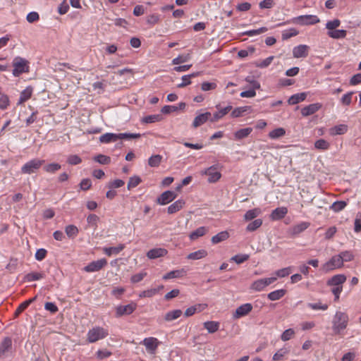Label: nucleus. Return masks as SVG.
Segmentation results:
<instances>
[{
	"instance_id": "obj_28",
	"label": "nucleus",
	"mask_w": 361,
	"mask_h": 361,
	"mask_svg": "<svg viewBox=\"0 0 361 361\" xmlns=\"http://www.w3.org/2000/svg\"><path fill=\"white\" fill-rule=\"evenodd\" d=\"M306 97L307 94L305 92L295 94L288 99V102L290 105H294L304 101Z\"/></svg>"
},
{
	"instance_id": "obj_59",
	"label": "nucleus",
	"mask_w": 361,
	"mask_h": 361,
	"mask_svg": "<svg viewBox=\"0 0 361 361\" xmlns=\"http://www.w3.org/2000/svg\"><path fill=\"white\" fill-rule=\"evenodd\" d=\"M341 25V21L338 19H335L334 20L328 21L326 24V28L329 31H333L336 30Z\"/></svg>"
},
{
	"instance_id": "obj_49",
	"label": "nucleus",
	"mask_w": 361,
	"mask_h": 361,
	"mask_svg": "<svg viewBox=\"0 0 361 361\" xmlns=\"http://www.w3.org/2000/svg\"><path fill=\"white\" fill-rule=\"evenodd\" d=\"M289 352V349L287 348H282L279 349L274 355H273V360L274 361H279L282 360L284 355L288 354Z\"/></svg>"
},
{
	"instance_id": "obj_37",
	"label": "nucleus",
	"mask_w": 361,
	"mask_h": 361,
	"mask_svg": "<svg viewBox=\"0 0 361 361\" xmlns=\"http://www.w3.org/2000/svg\"><path fill=\"white\" fill-rule=\"evenodd\" d=\"M229 237V234L227 231H221L214 235L212 238V243L214 244H216L221 243L224 240H226Z\"/></svg>"
},
{
	"instance_id": "obj_9",
	"label": "nucleus",
	"mask_w": 361,
	"mask_h": 361,
	"mask_svg": "<svg viewBox=\"0 0 361 361\" xmlns=\"http://www.w3.org/2000/svg\"><path fill=\"white\" fill-rule=\"evenodd\" d=\"M201 173L208 176V180H219L221 177L219 166L216 165L209 167L206 170L201 171Z\"/></svg>"
},
{
	"instance_id": "obj_40",
	"label": "nucleus",
	"mask_w": 361,
	"mask_h": 361,
	"mask_svg": "<svg viewBox=\"0 0 361 361\" xmlns=\"http://www.w3.org/2000/svg\"><path fill=\"white\" fill-rule=\"evenodd\" d=\"M347 32L345 30H334L329 31L328 35L333 39H343L346 37Z\"/></svg>"
},
{
	"instance_id": "obj_36",
	"label": "nucleus",
	"mask_w": 361,
	"mask_h": 361,
	"mask_svg": "<svg viewBox=\"0 0 361 361\" xmlns=\"http://www.w3.org/2000/svg\"><path fill=\"white\" fill-rule=\"evenodd\" d=\"M293 271V267H285L279 270H276L273 274L272 277L284 278L291 274Z\"/></svg>"
},
{
	"instance_id": "obj_24",
	"label": "nucleus",
	"mask_w": 361,
	"mask_h": 361,
	"mask_svg": "<svg viewBox=\"0 0 361 361\" xmlns=\"http://www.w3.org/2000/svg\"><path fill=\"white\" fill-rule=\"evenodd\" d=\"M32 92L33 88L31 86L27 87L21 92L18 104H20L28 100L31 97Z\"/></svg>"
},
{
	"instance_id": "obj_10",
	"label": "nucleus",
	"mask_w": 361,
	"mask_h": 361,
	"mask_svg": "<svg viewBox=\"0 0 361 361\" xmlns=\"http://www.w3.org/2000/svg\"><path fill=\"white\" fill-rule=\"evenodd\" d=\"M107 264L106 259L102 258L97 261H93L84 267V271L86 272H95L101 270L104 266Z\"/></svg>"
},
{
	"instance_id": "obj_15",
	"label": "nucleus",
	"mask_w": 361,
	"mask_h": 361,
	"mask_svg": "<svg viewBox=\"0 0 361 361\" xmlns=\"http://www.w3.org/2000/svg\"><path fill=\"white\" fill-rule=\"evenodd\" d=\"M296 21L302 25H314L319 22V18L314 15H305L298 16Z\"/></svg>"
},
{
	"instance_id": "obj_48",
	"label": "nucleus",
	"mask_w": 361,
	"mask_h": 361,
	"mask_svg": "<svg viewBox=\"0 0 361 361\" xmlns=\"http://www.w3.org/2000/svg\"><path fill=\"white\" fill-rule=\"evenodd\" d=\"M250 256L247 254H239L233 256L231 258V261L235 262L236 264H240L247 261Z\"/></svg>"
},
{
	"instance_id": "obj_57",
	"label": "nucleus",
	"mask_w": 361,
	"mask_h": 361,
	"mask_svg": "<svg viewBox=\"0 0 361 361\" xmlns=\"http://www.w3.org/2000/svg\"><path fill=\"white\" fill-rule=\"evenodd\" d=\"M274 58V57L273 56H269L267 59L256 63V66L261 68H267L271 64Z\"/></svg>"
},
{
	"instance_id": "obj_29",
	"label": "nucleus",
	"mask_w": 361,
	"mask_h": 361,
	"mask_svg": "<svg viewBox=\"0 0 361 361\" xmlns=\"http://www.w3.org/2000/svg\"><path fill=\"white\" fill-rule=\"evenodd\" d=\"M163 288V286H160L157 288H150L145 290H143L140 293V298H151L157 294L161 289Z\"/></svg>"
},
{
	"instance_id": "obj_16",
	"label": "nucleus",
	"mask_w": 361,
	"mask_h": 361,
	"mask_svg": "<svg viewBox=\"0 0 361 361\" xmlns=\"http://www.w3.org/2000/svg\"><path fill=\"white\" fill-rule=\"evenodd\" d=\"M346 281V276L344 274H339L333 276L331 278L329 279L326 282L328 286H343V284Z\"/></svg>"
},
{
	"instance_id": "obj_11",
	"label": "nucleus",
	"mask_w": 361,
	"mask_h": 361,
	"mask_svg": "<svg viewBox=\"0 0 361 361\" xmlns=\"http://www.w3.org/2000/svg\"><path fill=\"white\" fill-rule=\"evenodd\" d=\"M176 197L177 194L176 192L166 190L161 194V195L157 198V202L160 205H166L174 200Z\"/></svg>"
},
{
	"instance_id": "obj_54",
	"label": "nucleus",
	"mask_w": 361,
	"mask_h": 361,
	"mask_svg": "<svg viewBox=\"0 0 361 361\" xmlns=\"http://www.w3.org/2000/svg\"><path fill=\"white\" fill-rule=\"evenodd\" d=\"M267 30H268V29L266 27H262L257 30H251L245 31V32H243V35L251 37V36H254V35H260L262 33L267 32Z\"/></svg>"
},
{
	"instance_id": "obj_13",
	"label": "nucleus",
	"mask_w": 361,
	"mask_h": 361,
	"mask_svg": "<svg viewBox=\"0 0 361 361\" xmlns=\"http://www.w3.org/2000/svg\"><path fill=\"white\" fill-rule=\"evenodd\" d=\"M252 310L251 303H245L239 306L233 314L234 319H240L247 315Z\"/></svg>"
},
{
	"instance_id": "obj_14",
	"label": "nucleus",
	"mask_w": 361,
	"mask_h": 361,
	"mask_svg": "<svg viewBox=\"0 0 361 361\" xmlns=\"http://www.w3.org/2000/svg\"><path fill=\"white\" fill-rule=\"evenodd\" d=\"M216 108L218 109V111L214 113L212 116H211L210 121L212 123L216 122L232 110L231 105H228L224 108H221L220 105H216Z\"/></svg>"
},
{
	"instance_id": "obj_1",
	"label": "nucleus",
	"mask_w": 361,
	"mask_h": 361,
	"mask_svg": "<svg viewBox=\"0 0 361 361\" xmlns=\"http://www.w3.org/2000/svg\"><path fill=\"white\" fill-rule=\"evenodd\" d=\"M348 315L343 312L336 311L332 321V329L338 334L346 329L348 324Z\"/></svg>"
},
{
	"instance_id": "obj_27",
	"label": "nucleus",
	"mask_w": 361,
	"mask_h": 361,
	"mask_svg": "<svg viewBox=\"0 0 361 361\" xmlns=\"http://www.w3.org/2000/svg\"><path fill=\"white\" fill-rule=\"evenodd\" d=\"M125 248L124 244H119L116 247H104L103 251L104 252L108 255L111 256L112 255H117L119 252H121L123 249Z\"/></svg>"
},
{
	"instance_id": "obj_2",
	"label": "nucleus",
	"mask_w": 361,
	"mask_h": 361,
	"mask_svg": "<svg viewBox=\"0 0 361 361\" xmlns=\"http://www.w3.org/2000/svg\"><path fill=\"white\" fill-rule=\"evenodd\" d=\"M12 65L13 67L12 73L15 77H18L21 74L30 71L29 61L20 56L15 57L13 60Z\"/></svg>"
},
{
	"instance_id": "obj_35",
	"label": "nucleus",
	"mask_w": 361,
	"mask_h": 361,
	"mask_svg": "<svg viewBox=\"0 0 361 361\" xmlns=\"http://www.w3.org/2000/svg\"><path fill=\"white\" fill-rule=\"evenodd\" d=\"M252 132V128H245L236 131L234 134V136L236 140H241L247 137Z\"/></svg>"
},
{
	"instance_id": "obj_21",
	"label": "nucleus",
	"mask_w": 361,
	"mask_h": 361,
	"mask_svg": "<svg viewBox=\"0 0 361 361\" xmlns=\"http://www.w3.org/2000/svg\"><path fill=\"white\" fill-rule=\"evenodd\" d=\"M310 225L309 222L302 221L290 228V233L292 235H297L305 231Z\"/></svg>"
},
{
	"instance_id": "obj_62",
	"label": "nucleus",
	"mask_w": 361,
	"mask_h": 361,
	"mask_svg": "<svg viewBox=\"0 0 361 361\" xmlns=\"http://www.w3.org/2000/svg\"><path fill=\"white\" fill-rule=\"evenodd\" d=\"M298 34V32L295 29H290L288 30H285L282 33V39L283 40L288 39L292 37L296 36Z\"/></svg>"
},
{
	"instance_id": "obj_7",
	"label": "nucleus",
	"mask_w": 361,
	"mask_h": 361,
	"mask_svg": "<svg viewBox=\"0 0 361 361\" xmlns=\"http://www.w3.org/2000/svg\"><path fill=\"white\" fill-rule=\"evenodd\" d=\"M141 343L145 345L147 353L155 354L160 342L157 338L148 337L144 338Z\"/></svg>"
},
{
	"instance_id": "obj_12",
	"label": "nucleus",
	"mask_w": 361,
	"mask_h": 361,
	"mask_svg": "<svg viewBox=\"0 0 361 361\" xmlns=\"http://www.w3.org/2000/svg\"><path fill=\"white\" fill-rule=\"evenodd\" d=\"M12 348V340L10 337H5L0 344V359L8 357Z\"/></svg>"
},
{
	"instance_id": "obj_45",
	"label": "nucleus",
	"mask_w": 361,
	"mask_h": 361,
	"mask_svg": "<svg viewBox=\"0 0 361 361\" xmlns=\"http://www.w3.org/2000/svg\"><path fill=\"white\" fill-rule=\"evenodd\" d=\"M347 205L345 201H336L330 207L331 209L335 212L342 211Z\"/></svg>"
},
{
	"instance_id": "obj_33",
	"label": "nucleus",
	"mask_w": 361,
	"mask_h": 361,
	"mask_svg": "<svg viewBox=\"0 0 361 361\" xmlns=\"http://www.w3.org/2000/svg\"><path fill=\"white\" fill-rule=\"evenodd\" d=\"M182 311L180 310H174L172 311H169L166 313L164 316V319L166 322H171L179 318L182 314Z\"/></svg>"
},
{
	"instance_id": "obj_3",
	"label": "nucleus",
	"mask_w": 361,
	"mask_h": 361,
	"mask_svg": "<svg viewBox=\"0 0 361 361\" xmlns=\"http://www.w3.org/2000/svg\"><path fill=\"white\" fill-rule=\"evenodd\" d=\"M108 335L109 331L107 329L101 326H94L87 331V340L89 343H92L105 338Z\"/></svg>"
},
{
	"instance_id": "obj_52",
	"label": "nucleus",
	"mask_w": 361,
	"mask_h": 361,
	"mask_svg": "<svg viewBox=\"0 0 361 361\" xmlns=\"http://www.w3.org/2000/svg\"><path fill=\"white\" fill-rule=\"evenodd\" d=\"M307 307L314 310H326L329 307L327 304H322L321 302L316 303H308Z\"/></svg>"
},
{
	"instance_id": "obj_43",
	"label": "nucleus",
	"mask_w": 361,
	"mask_h": 361,
	"mask_svg": "<svg viewBox=\"0 0 361 361\" xmlns=\"http://www.w3.org/2000/svg\"><path fill=\"white\" fill-rule=\"evenodd\" d=\"M348 127L346 125L342 124L336 126L331 129V135H343L347 132Z\"/></svg>"
},
{
	"instance_id": "obj_17",
	"label": "nucleus",
	"mask_w": 361,
	"mask_h": 361,
	"mask_svg": "<svg viewBox=\"0 0 361 361\" xmlns=\"http://www.w3.org/2000/svg\"><path fill=\"white\" fill-rule=\"evenodd\" d=\"M309 47L305 44H300L293 49V55L294 58H305L307 56Z\"/></svg>"
},
{
	"instance_id": "obj_25",
	"label": "nucleus",
	"mask_w": 361,
	"mask_h": 361,
	"mask_svg": "<svg viewBox=\"0 0 361 361\" xmlns=\"http://www.w3.org/2000/svg\"><path fill=\"white\" fill-rule=\"evenodd\" d=\"M185 205V201L183 200H178L171 204L167 208V212L169 214H174L178 211H180L183 206Z\"/></svg>"
},
{
	"instance_id": "obj_8",
	"label": "nucleus",
	"mask_w": 361,
	"mask_h": 361,
	"mask_svg": "<svg viewBox=\"0 0 361 361\" xmlns=\"http://www.w3.org/2000/svg\"><path fill=\"white\" fill-rule=\"evenodd\" d=\"M137 305L135 302H130L126 305H118L116 307V317H120L123 315L132 314L136 309Z\"/></svg>"
},
{
	"instance_id": "obj_41",
	"label": "nucleus",
	"mask_w": 361,
	"mask_h": 361,
	"mask_svg": "<svg viewBox=\"0 0 361 361\" xmlns=\"http://www.w3.org/2000/svg\"><path fill=\"white\" fill-rule=\"evenodd\" d=\"M141 137V135L140 133H118L116 134V140H130V139H136Z\"/></svg>"
},
{
	"instance_id": "obj_31",
	"label": "nucleus",
	"mask_w": 361,
	"mask_h": 361,
	"mask_svg": "<svg viewBox=\"0 0 361 361\" xmlns=\"http://www.w3.org/2000/svg\"><path fill=\"white\" fill-rule=\"evenodd\" d=\"M207 255V250L202 249V250H199L197 251L190 253L187 256V258L188 259L197 260V259H202V258L205 257Z\"/></svg>"
},
{
	"instance_id": "obj_58",
	"label": "nucleus",
	"mask_w": 361,
	"mask_h": 361,
	"mask_svg": "<svg viewBox=\"0 0 361 361\" xmlns=\"http://www.w3.org/2000/svg\"><path fill=\"white\" fill-rule=\"evenodd\" d=\"M295 334V331L293 329L285 330L281 336V338L283 341H289Z\"/></svg>"
},
{
	"instance_id": "obj_63",
	"label": "nucleus",
	"mask_w": 361,
	"mask_h": 361,
	"mask_svg": "<svg viewBox=\"0 0 361 361\" xmlns=\"http://www.w3.org/2000/svg\"><path fill=\"white\" fill-rule=\"evenodd\" d=\"M9 105L8 97L6 94H1L0 96V109L4 110L7 109Z\"/></svg>"
},
{
	"instance_id": "obj_44",
	"label": "nucleus",
	"mask_w": 361,
	"mask_h": 361,
	"mask_svg": "<svg viewBox=\"0 0 361 361\" xmlns=\"http://www.w3.org/2000/svg\"><path fill=\"white\" fill-rule=\"evenodd\" d=\"M262 224V220L260 219H255L253 221L248 224L246 227L247 231L252 232L257 230Z\"/></svg>"
},
{
	"instance_id": "obj_61",
	"label": "nucleus",
	"mask_w": 361,
	"mask_h": 361,
	"mask_svg": "<svg viewBox=\"0 0 361 361\" xmlns=\"http://www.w3.org/2000/svg\"><path fill=\"white\" fill-rule=\"evenodd\" d=\"M190 54L178 56V57L173 59L172 63L173 65H178L182 63H185L188 61L190 59Z\"/></svg>"
},
{
	"instance_id": "obj_5",
	"label": "nucleus",
	"mask_w": 361,
	"mask_h": 361,
	"mask_svg": "<svg viewBox=\"0 0 361 361\" xmlns=\"http://www.w3.org/2000/svg\"><path fill=\"white\" fill-rule=\"evenodd\" d=\"M44 161L43 159H33L22 166L21 171L23 173H34L44 164Z\"/></svg>"
},
{
	"instance_id": "obj_20",
	"label": "nucleus",
	"mask_w": 361,
	"mask_h": 361,
	"mask_svg": "<svg viewBox=\"0 0 361 361\" xmlns=\"http://www.w3.org/2000/svg\"><path fill=\"white\" fill-rule=\"evenodd\" d=\"M287 213L288 209L286 207H277L272 211L270 217L274 221L280 220L283 219Z\"/></svg>"
},
{
	"instance_id": "obj_56",
	"label": "nucleus",
	"mask_w": 361,
	"mask_h": 361,
	"mask_svg": "<svg viewBox=\"0 0 361 361\" xmlns=\"http://www.w3.org/2000/svg\"><path fill=\"white\" fill-rule=\"evenodd\" d=\"M201 305H196L194 306H191L186 309L185 312V317H190L192 316L196 312H200L201 311Z\"/></svg>"
},
{
	"instance_id": "obj_46",
	"label": "nucleus",
	"mask_w": 361,
	"mask_h": 361,
	"mask_svg": "<svg viewBox=\"0 0 361 361\" xmlns=\"http://www.w3.org/2000/svg\"><path fill=\"white\" fill-rule=\"evenodd\" d=\"M286 133L285 130L283 128H278L273 130H271L269 133V136L271 139H278L282 136H283Z\"/></svg>"
},
{
	"instance_id": "obj_18",
	"label": "nucleus",
	"mask_w": 361,
	"mask_h": 361,
	"mask_svg": "<svg viewBox=\"0 0 361 361\" xmlns=\"http://www.w3.org/2000/svg\"><path fill=\"white\" fill-rule=\"evenodd\" d=\"M168 253L167 250L164 248H153L147 252V257L150 259H154L161 257L165 256Z\"/></svg>"
},
{
	"instance_id": "obj_42",
	"label": "nucleus",
	"mask_w": 361,
	"mask_h": 361,
	"mask_svg": "<svg viewBox=\"0 0 361 361\" xmlns=\"http://www.w3.org/2000/svg\"><path fill=\"white\" fill-rule=\"evenodd\" d=\"M250 109V106H240V107H237L235 109H234L231 114V116L233 117V118H238V117H240L241 116H243V114L247 111L249 109Z\"/></svg>"
},
{
	"instance_id": "obj_6",
	"label": "nucleus",
	"mask_w": 361,
	"mask_h": 361,
	"mask_svg": "<svg viewBox=\"0 0 361 361\" xmlns=\"http://www.w3.org/2000/svg\"><path fill=\"white\" fill-rule=\"evenodd\" d=\"M276 281V277L259 279L252 283V284L250 285V289L254 291L260 292L264 290L267 286L273 283Z\"/></svg>"
},
{
	"instance_id": "obj_60",
	"label": "nucleus",
	"mask_w": 361,
	"mask_h": 361,
	"mask_svg": "<svg viewBox=\"0 0 361 361\" xmlns=\"http://www.w3.org/2000/svg\"><path fill=\"white\" fill-rule=\"evenodd\" d=\"M216 87L217 85L215 82H204L201 85V90L202 91L207 92L215 90Z\"/></svg>"
},
{
	"instance_id": "obj_64",
	"label": "nucleus",
	"mask_w": 361,
	"mask_h": 361,
	"mask_svg": "<svg viewBox=\"0 0 361 361\" xmlns=\"http://www.w3.org/2000/svg\"><path fill=\"white\" fill-rule=\"evenodd\" d=\"M94 160L102 164H109L111 161V158L106 155L99 154L95 157Z\"/></svg>"
},
{
	"instance_id": "obj_4",
	"label": "nucleus",
	"mask_w": 361,
	"mask_h": 361,
	"mask_svg": "<svg viewBox=\"0 0 361 361\" xmlns=\"http://www.w3.org/2000/svg\"><path fill=\"white\" fill-rule=\"evenodd\" d=\"M343 266L341 257L338 255H336L322 265V270L324 273H328L333 270L341 269Z\"/></svg>"
},
{
	"instance_id": "obj_23",
	"label": "nucleus",
	"mask_w": 361,
	"mask_h": 361,
	"mask_svg": "<svg viewBox=\"0 0 361 361\" xmlns=\"http://www.w3.org/2000/svg\"><path fill=\"white\" fill-rule=\"evenodd\" d=\"M185 274L186 271L184 269L173 270L164 275L163 279L168 280L176 278H181L184 276Z\"/></svg>"
},
{
	"instance_id": "obj_19",
	"label": "nucleus",
	"mask_w": 361,
	"mask_h": 361,
	"mask_svg": "<svg viewBox=\"0 0 361 361\" xmlns=\"http://www.w3.org/2000/svg\"><path fill=\"white\" fill-rule=\"evenodd\" d=\"M211 118V113L210 112H205L204 114H201L198 116H197L193 122H192V126L194 128H197L204 123H205L208 120L210 121Z\"/></svg>"
},
{
	"instance_id": "obj_34",
	"label": "nucleus",
	"mask_w": 361,
	"mask_h": 361,
	"mask_svg": "<svg viewBox=\"0 0 361 361\" xmlns=\"http://www.w3.org/2000/svg\"><path fill=\"white\" fill-rule=\"evenodd\" d=\"M102 143H110L116 142V133H106L99 137Z\"/></svg>"
},
{
	"instance_id": "obj_32",
	"label": "nucleus",
	"mask_w": 361,
	"mask_h": 361,
	"mask_svg": "<svg viewBox=\"0 0 361 361\" xmlns=\"http://www.w3.org/2000/svg\"><path fill=\"white\" fill-rule=\"evenodd\" d=\"M204 327L209 334H213L219 330V323L214 321H207L204 323Z\"/></svg>"
},
{
	"instance_id": "obj_38",
	"label": "nucleus",
	"mask_w": 361,
	"mask_h": 361,
	"mask_svg": "<svg viewBox=\"0 0 361 361\" xmlns=\"http://www.w3.org/2000/svg\"><path fill=\"white\" fill-rule=\"evenodd\" d=\"M261 213V210L259 208H255L247 211L244 215V219L245 221H251L258 216Z\"/></svg>"
},
{
	"instance_id": "obj_39",
	"label": "nucleus",
	"mask_w": 361,
	"mask_h": 361,
	"mask_svg": "<svg viewBox=\"0 0 361 361\" xmlns=\"http://www.w3.org/2000/svg\"><path fill=\"white\" fill-rule=\"evenodd\" d=\"M338 255L341 257L342 263L351 262L354 259L355 255L350 250L341 252Z\"/></svg>"
},
{
	"instance_id": "obj_47",
	"label": "nucleus",
	"mask_w": 361,
	"mask_h": 361,
	"mask_svg": "<svg viewBox=\"0 0 361 361\" xmlns=\"http://www.w3.org/2000/svg\"><path fill=\"white\" fill-rule=\"evenodd\" d=\"M65 232L69 238H74L78 233V229L74 225H68L66 227Z\"/></svg>"
},
{
	"instance_id": "obj_50",
	"label": "nucleus",
	"mask_w": 361,
	"mask_h": 361,
	"mask_svg": "<svg viewBox=\"0 0 361 361\" xmlns=\"http://www.w3.org/2000/svg\"><path fill=\"white\" fill-rule=\"evenodd\" d=\"M44 275L42 273L38 272H31L26 275L25 279L27 281H38L41 279H43Z\"/></svg>"
},
{
	"instance_id": "obj_51",
	"label": "nucleus",
	"mask_w": 361,
	"mask_h": 361,
	"mask_svg": "<svg viewBox=\"0 0 361 361\" xmlns=\"http://www.w3.org/2000/svg\"><path fill=\"white\" fill-rule=\"evenodd\" d=\"M61 169V165L56 163H51L44 166V170L50 173H54Z\"/></svg>"
},
{
	"instance_id": "obj_22",
	"label": "nucleus",
	"mask_w": 361,
	"mask_h": 361,
	"mask_svg": "<svg viewBox=\"0 0 361 361\" xmlns=\"http://www.w3.org/2000/svg\"><path fill=\"white\" fill-rule=\"evenodd\" d=\"M321 107V104L318 103L311 104L305 106L301 110V114L303 116H310L317 112Z\"/></svg>"
},
{
	"instance_id": "obj_53",
	"label": "nucleus",
	"mask_w": 361,
	"mask_h": 361,
	"mask_svg": "<svg viewBox=\"0 0 361 361\" xmlns=\"http://www.w3.org/2000/svg\"><path fill=\"white\" fill-rule=\"evenodd\" d=\"M161 159L162 157L159 154L153 155L148 160L149 165L152 167L158 166L161 163Z\"/></svg>"
},
{
	"instance_id": "obj_26",
	"label": "nucleus",
	"mask_w": 361,
	"mask_h": 361,
	"mask_svg": "<svg viewBox=\"0 0 361 361\" xmlns=\"http://www.w3.org/2000/svg\"><path fill=\"white\" fill-rule=\"evenodd\" d=\"M286 290L278 289L268 293L267 298L271 301H275L282 298L286 295Z\"/></svg>"
},
{
	"instance_id": "obj_55",
	"label": "nucleus",
	"mask_w": 361,
	"mask_h": 361,
	"mask_svg": "<svg viewBox=\"0 0 361 361\" xmlns=\"http://www.w3.org/2000/svg\"><path fill=\"white\" fill-rule=\"evenodd\" d=\"M315 148L318 149H327L329 147V143L324 139H319L314 143Z\"/></svg>"
},
{
	"instance_id": "obj_30",
	"label": "nucleus",
	"mask_w": 361,
	"mask_h": 361,
	"mask_svg": "<svg viewBox=\"0 0 361 361\" xmlns=\"http://www.w3.org/2000/svg\"><path fill=\"white\" fill-rule=\"evenodd\" d=\"M207 231H208V228L207 227L201 226V227L197 228L194 231H192L190 234L189 237H190V240H195L197 239L198 238L203 236L204 234H206V233Z\"/></svg>"
}]
</instances>
